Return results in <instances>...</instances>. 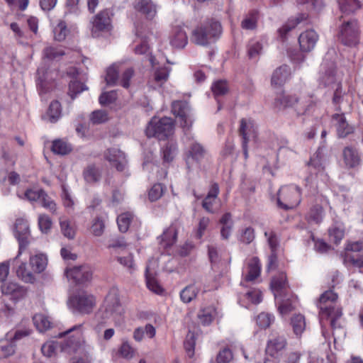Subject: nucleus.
<instances>
[{
	"mask_svg": "<svg viewBox=\"0 0 363 363\" xmlns=\"http://www.w3.org/2000/svg\"><path fill=\"white\" fill-rule=\"evenodd\" d=\"M65 274L67 279L77 284H84L91 281L92 278L91 269L87 264L67 268Z\"/></svg>",
	"mask_w": 363,
	"mask_h": 363,
	"instance_id": "obj_13",
	"label": "nucleus"
},
{
	"mask_svg": "<svg viewBox=\"0 0 363 363\" xmlns=\"http://www.w3.org/2000/svg\"><path fill=\"white\" fill-rule=\"evenodd\" d=\"M240 134L242 135V140L249 141V138L255 134L254 123L250 120L242 118L240 121Z\"/></svg>",
	"mask_w": 363,
	"mask_h": 363,
	"instance_id": "obj_37",
	"label": "nucleus"
},
{
	"mask_svg": "<svg viewBox=\"0 0 363 363\" xmlns=\"http://www.w3.org/2000/svg\"><path fill=\"white\" fill-rule=\"evenodd\" d=\"M54 38L57 41L64 40L69 33V29L64 21L60 20L53 28Z\"/></svg>",
	"mask_w": 363,
	"mask_h": 363,
	"instance_id": "obj_44",
	"label": "nucleus"
},
{
	"mask_svg": "<svg viewBox=\"0 0 363 363\" xmlns=\"http://www.w3.org/2000/svg\"><path fill=\"white\" fill-rule=\"evenodd\" d=\"M87 89V86L80 82L72 81L69 84V94L72 99H74L78 94Z\"/></svg>",
	"mask_w": 363,
	"mask_h": 363,
	"instance_id": "obj_59",
	"label": "nucleus"
},
{
	"mask_svg": "<svg viewBox=\"0 0 363 363\" xmlns=\"http://www.w3.org/2000/svg\"><path fill=\"white\" fill-rule=\"evenodd\" d=\"M263 44L258 40H251L247 45V55L250 59H257L262 54Z\"/></svg>",
	"mask_w": 363,
	"mask_h": 363,
	"instance_id": "obj_43",
	"label": "nucleus"
},
{
	"mask_svg": "<svg viewBox=\"0 0 363 363\" xmlns=\"http://www.w3.org/2000/svg\"><path fill=\"white\" fill-rule=\"evenodd\" d=\"M211 90L216 98H218L220 96H223L228 91L227 82L224 80H218L213 84Z\"/></svg>",
	"mask_w": 363,
	"mask_h": 363,
	"instance_id": "obj_51",
	"label": "nucleus"
},
{
	"mask_svg": "<svg viewBox=\"0 0 363 363\" xmlns=\"http://www.w3.org/2000/svg\"><path fill=\"white\" fill-rule=\"evenodd\" d=\"M219 187L217 184L211 186L208 194L202 201V207L210 213H216L220 208V201L218 199Z\"/></svg>",
	"mask_w": 363,
	"mask_h": 363,
	"instance_id": "obj_15",
	"label": "nucleus"
},
{
	"mask_svg": "<svg viewBox=\"0 0 363 363\" xmlns=\"http://www.w3.org/2000/svg\"><path fill=\"white\" fill-rule=\"evenodd\" d=\"M116 260L130 274H133L137 269L133 254H128L126 256H118L116 257Z\"/></svg>",
	"mask_w": 363,
	"mask_h": 363,
	"instance_id": "obj_38",
	"label": "nucleus"
},
{
	"mask_svg": "<svg viewBox=\"0 0 363 363\" xmlns=\"http://www.w3.org/2000/svg\"><path fill=\"white\" fill-rule=\"evenodd\" d=\"M156 333L155 328L151 324H146L144 327H138L133 332V338L137 342H141L146 335L149 338L155 337Z\"/></svg>",
	"mask_w": 363,
	"mask_h": 363,
	"instance_id": "obj_34",
	"label": "nucleus"
},
{
	"mask_svg": "<svg viewBox=\"0 0 363 363\" xmlns=\"http://www.w3.org/2000/svg\"><path fill=\"white\" fill-rule=\"evenodd\" d=\"M85 182L89 184H94L101 178V170L94 164L86 167L83 172Z\"/></svg>",
	"mask_w": 363,
	"mask_h": 363,
	"instance_id": "obj_31",
	"label": "nucleus"
},
{
	"mask_svg": "<svg viewBox=\"0 0 363 363\" xmlns=\"http://www.w3.org/2000/svg\"><path fill=\"white\" fill-rule=\"evenodd\" d=\"M33 320L36 328L40 332L47 330L50 327V321L48 318L43 314H36L33 316Z\"/></svg>",
	"mask_w": 363,
	"mask_h": 363,
	"instance_id": "obj_48",
	"label": "nucleus"
},
{
	"mask_svg": "<svg viewBox=\"0 0 363 363\" xmlns=\"http://www.w3.org/2000/svg\"><path fill=\"white\" fill-rule=\"evenodd\" d=\"M337 294L332 290L326 291L321 294L318 302V307L320 309L319 317L320 323L323 327V320L330 319V325L333 329L340 328V324L337 322L342 316V309L336 305Z\"/></svg>",
	"mask_w": 363,
	"mask_h": 363,
	"instance_id": "obj_1",
	"label": "nucleus"
},
{
	"mask_svg": "<svg viewBox=\"0 0 363 363\" xmlns=\"http://www.w3.org/2000/svg\"><path fill=\"white\" fill-rule=\"evenodd\" d=\"M133 218V216L130 213H124L119 215L117 218L119 230L122 233L126 232Z\"/></svg>",
	"mask_w": 363,
	"mask_h": 363,
	"instance_id": "obj_50",
	"label": "nucleus"
},
{
	"mask_svg": "<svg viewBox=\"0 0 363 363\" xmlns=\"http://www.w3.org/2000/svg\"><path fill=\"white\" fill-rule=\"evenodd\" d=\"M39 202L43 207L50 211L52 213H56L57 206L55 201L44 191L41 195Z\"/></svg>",
	"mask_w": 363,
	"mask_h": 363,
	"instance_id": "obj_55",
	"label": "nucleus"
},
{
	"mask_svg": "<svg viewBox=\"0 0 363 363\" xmlns=\"http://www.w3.org/2000/svg\"><path fill=\"white\" fill-rule=\"evenodd\" d=\"M216 311L213 307H207L199 311L198 318L203 325H209L214 319Z\"/></svg>",
	"mask_w": 363,
	"mask_h": 363,
	"instance_id": "obj_39",
	"label": "nucleus"
},
{
	"mask_svg": "<svg viewBox=\"0 0 363 363\" xmlns=\"http://www.w3.org/2000/svg\"><path fill=\"white\" fill-rule=\"evenodd\" d=\"M68 305L81 313H89L95 306V299L91 295L82 293L70 297Z\"/></svg>",
	"mask_w": 363,
	"mask_h": 363,
	"instance_id": "obj_10",
	"label": "nucleus"
},
{
	"mask_svg": "<svg viewBox=\"0 0 363 363\" xmlns=\"http://www.w3.org/2000/svg\"><path fill=\"white\" fill-rule=\"evenodd\" d=\"M279 101L284 108H293L299 115L304 114L309 111L311 107L313 106L312 102L308 104L306 100L298 99L295 96H283Z\"/></svg>",
	"mask_w": 363,
	"mask_h": 363,
	"instance_id": "obj_14",
	"label": "nucleus"
},
{
	"mask_svg": "<svg viewBox=\"0 0 363 363\" xmlns=\"http://www.w3.org/2000/svg\"><path fill=\"white\" fill-rule=\"evenodd\" d=\"M291 324L294 333L297 335H301L306 328V321L303 315L301 314L295 315L292 317Z\"/></svg>",
	"mask_w": 363,
	"mask_h": 363,
	"instance_id": "obj_42",
	"label": "nucleus"
},
{
	"mask_svg": "<svg viewBox=\"0 0 363 363\" xmlns=\"http://www.w3.org/2000/svg\"><path fill=\"white\" fill-rule=\"evenodd\" d=\"M1 290L3 294L11 296L15 301L22 298L26 294V290L23 286L13 281L2 284Z\"/></svg>",
	"mask_w": 363,
	"mask_h": 363,
	"instance_id": "obj_21",
	"label": "nucleus"
},
{
	"mask_svg": "<svg viewBox=\"0 0 363 363\" xmlns=\"http://www.w3.org/2000/svg\"><path fill=\"white\" fill-rule=\"evenodd\" d=\"M188 43V36L184 28L176 26L170 35V44L176 48H184Z\"/></svg>",
	"mask_w": 363,
	"mask_h": 363,
	"instance_id": "obj_22",
	"label": "nucleus"
},
{
	"mask_svg": "<svg viewBox=\"0 0 363 363\" xmlns=\"http://www.w3.org/2000/svg\"><path fill=\"white\" fill-rule=\"evenodd\" d=\"M308 167L311 172L315 174L323 171V155L321 150L318 149L311 158L308 162Z\"/></svg>",
	"mask_w": 363,
	"mask_h": 363,
	"instance_id": "obj_32",
	"label": "nucleus"
},
{
	"mask_svg": "<svg viewBox=\"0 0 363 363\" xmlns=\"http://www.w3.org/2000/svg\"><path fill=\"white\" fill-rule=\"evenodd\" d=\"M339 40L345 45L354 46L359 42V29L354 20L344 21L340 28Z\"/></svg>",
	"mask_w": 363,
	"mask_h": 363,
	"instance_id": "obj_7",
	"label": "nucleus"
},
{
	"mask_svg": "<svg viewBox=\"0 0 363 363\" xmlns=\"http://www.w3.org/2000/svg\"><path fill=\"white\" fill-rule=\"evenodd\" d=\"M291 69L287 65H282L278 67L272 76V84L273 86H281L289 78Z\"/></svg>",
	"mask_w": 363,
	"mask_h": 363,
	"instance_id": "obj_28",
	"label": "nucleus"
},
{
	"mask_svg": "<svg viewBox=\"0 0 363 363\" xmlns=\"http://www.w3.org/2000/svg\"><path fill=\"white\" fill-rule=\"evenodd\" d=\"M154 262L150 261L145 269V279L147 288L155 294H160L163 289L155 278V272L152 269Z\"/></svg>",
	"mask_w": 363,
	"mask_h": 363,
	"instance_id": "obj_27",
	"label": "nucleus"
},
{
	"mask_svg": "<svg viewBox=\"0 0 363 363\" xmlns=\"http://www.w3.org/2000/svg\"><path fill=\"white\" fill-rule=\"evenodd\" d=\"M15 237L18 241L19 250L18 255L15 257L14 261L19 259L23 251L27 247L30 242V229L28 221L24 218H18L16 220L15 225Z\"/></svg>",
	"mask_w": 363,
	"mask_h": 363,
	"instance_id": "obj_9",
	"label": "nucleus"
},
{
	"mask_svg": "<svg viewBox=\"0 0 363 363\" xmlns=\"http://www.w3.org/2000/svg\"><path fill=\"white\" fill-rule=\"evenodd\" d=\"M30 265L34 273H40L46 267L47 258L43 254H38L30 257Z\"/></svg>",
	"mask_w": 363,
	"mask_h": 363,
	"instance_id": "obj_36",
	"label": "nucleus"
},
{
	"mask_svg": "<svg viewBox=\"0 0 363 363\" xmlns=\"http://www.w3.org/2000/svg\"><path fill=\"white\" fill-rule=\"evenodd\" d=\"M332 121L336 126L337 133L340 138H345L352 132V128L348 125L343 114H334Z\"/></svg>",
	"mask_w": 363,
	"mask_h": 363,
	"instance_id": "obj_25",
	"label": "nucleus"
},
{
	"mask_svg": "<svg viewBox=\"0 0 363 363\" xmlns=\"http://www.w3.org/2000/svg\"><path fill=\"white\" fill-rule=\"evenodd\" d=\"M301 202V189L291 184L283 186L277 194V206L284 210L292 209Z\"/></svg>",
	"mask_w": 363,
	"mask_h": 363,
	"instance_id": "obj_5",
	"label": "nucleus"
},
{
	"mask_svg": "<svg viewBox=\"0 0 363 363\" xmlns=\"http://www.w3.org/2000/svg\"><path fill=\"white\" fill-rule=\"evenodd\" d=\"M318 40V35L314 30H307L298 38L300 47L303 51L309 52L313 50Z\"/></svg>",
	"mask_w": 363,
	"mask_h": 363,
	"instance_id": "obj_19",
	"label": "nucleus"
},
{
	"mask_svg": "<svg viewBox=\"0 0 363 363\" xmlns=\"http://www.w3.org/2000/svg\"><path fill=\"white\" fill-rule=\"evenodd\" d=\"M169 69L163 67L157 69L154 74V80L159 85L163 84L168 79Z\"/></svg>",
	"mask_w": 363,
	"mask_h": 363,
	"instance_id": "obj_56",
	"label": "nucleus"
},
{
	"mask_svg": "<svg viewBox=\"0 0 363 363\" xmlns=\"http://www.w3.org/2000/svg\"><path fill=\"white\" fill-rule=\"evenodd\" d=\"M255 238V235L254 229L251 227H247L242 230L239 240L242 243L250 244Z\"/></svg>",
	"mask_w": 363,
	"mask_h": 363,
	"instance_id": "obj_64",
	"label": "nucleus"
},
{
	"mask_svg": "<svg viewBox=\"0 0 363 363\" xmlns=\"http://www.w3.org/2000/svg\"><path fill=\"white\" fill-rule=\"evenodd\" d=\"M329 235L331 239L337 244L343 238L345 235V228L342 224L333 226L329 230Z\"/></svg>",
	"mask_w": 363,
	"mask_h": 363,
	"instance_id": "obj_52",
	"label": "nucleus"
},
{
	"mask_svg": "<svg viewBox=\"0 0 363 363\" xmlns=\"http://www.w3.org/2000/svg\"><path fill=\"white\" fill-rule=\"evenodd\" d=\"M122 313V307L120 303L118 290L112 289L107 294L103 309H101L96 315L98 318L106 320L112 318L116 319Z\"/></svg>",
	"mask_w": 363,
	"mask_h": 363,
	"instance_id": "obj_6",
	"label": "nucleus"
},
{
	"mask_svg": "<svg viewBox=\"0 0 363 363\" xmlns=\"http://www.w3.org/2000/svg\"><path fill=\"white\" fill-rule=\"evenodd\" d=\"M90 30L94 38H98L112 28L111 18L107 10H103L92 17L90 21Z\"/></svg>",
	"mask_w": 363,
	"mask_h": 363,
	"instance_id": "obj_8",
	"label": "nucleus"
},
{
	"mask_svg": "<svg viewBox=\"0 0 363 363\" xmlns=\"http://www.w3.org/2000/svg\"><path fill=\"white\" fill-rule=\"evenodd\" d=\"M177 152V146L174 143H169L163 148V160L164 162H169L172 161Z\"/></svg>",
	"mask_w": 363,
	"mask_h": 363,
	"instance_id": "obj_53",
	"label": "nucleus"
},
{
	"mask_svg": "<svg viewBox=\"0 0 363 363\" xmlns=\"http://www.w3.org/2000/svg\"><path fill=\"white\" fill-rule=\"evenodd\" d=\"M323 218V209L320 205L313 206L308 213V219L315 223H319Z\"/></svg>",
	"mask_w": 363,
	"mask_h": 363,
	"instance_id": "obj_58",
	"label": "nucleus"
},
{
	"mask_svg": "<svg viewBox=\"0 0 363 363\" xmlns=\"http://www.w3.org/2000/svg\"><path fill=\"white\" fill-rule=\"evenodd\" d=\"M257 14L256 12H252L242 20L241 26L243 29L253 30L257 26Z\"/></svg>",
	"mask_w": 363,
	"mask_h": 363,
	"instance_id": "obj_57",
	"label": "nucleus"
},
{
	"mask_svg": "<svg viewBox=\"0 0 363 363\" xmlns=\"http://www.w3.org/2000/svg\"><path fill=\"white\" fill-rule=\"evenodd\" d=\"M135 350L128 341L123 342L118 349L119 354L127 359H132L135 355Z\"/></svg>",
	"mask_w": 363,
	"mask_h": 363,
	"instance_id": "obj_61",
	"label": "nucleus"
},
{
	"mask_svg": "<svg viewBox=\"0 0 363 363\" xmlns=\"http://www.w3.org/2000/svg\"><path fill=\"white\" fill-rule=\"evenodd\" d=\"M104 157L118 171L123 172L125 169L127 160L125 154L119 149L115 147L108 149L105 152Z\"/></svg>",
	"mask_w": 363,
	"mask_h": 363,
	"instance_id": "obj_17",
	"label": "nucleus"
},
{
	"mask_svg": "<svg viewBox=\"0 0 363 363\" xmlns=\"http://www.w3.org/2000/svg\"><path fill=\"white\" fill-rule=\"evenodd\" d=\"M15 352V345L8 339L0 340V359L8 357Z\"/></svg>",
	"mask_w": 363,
	"mask_h": 363,
	"instance_id": "obj_45",
	"label": "nucleus"
},
{
	"mask_svg": "<svg viewBox=\"0 0 363 363\" xmlns=\"http://www.w3.org/2000/svg\"><path fill=\"white\" fill-rule=\"evenodd\" d=\"M165 187L161 184H154L148 192V198L150 201H155L163 195Z\"/></svg>",
	"mask_w": 363,
	"mask_h": 363,
	"instance_id": "obj_62",
	"label": "nucleus"
},
{
	"mask_svg": "<svg viewBox=\"0 0 363 363\" xmlns=\"http://www.w3.org/2000/svg\"><path fill=\"white\" fill-rule=\"evenodd\" d=\"M342 160L347 169H354L362 163V156L357 148L347 146L342 150Z\"/></svg>",
	"mask_w": 363,
	"mask_h": 363,
	"instance_id": "obj_18",
	"label": "nucleus"
},
{
	"mask_svg": "<svg viewBox=\"0 0 363 363\" xmlns=\"http://www.w3.org/2000/svg\"><path fill=\"white\" fill-rule=\"evenodd\" d=\"M296 298L281 299L279 302V311L284 315L288 314L295 308Z\"/></svg>",
	"mask_w": 363,
	"mask_h": 363,
	"instance_id": "obj_54",
	"label": "nucleus"
},
{
	"mask_svg": "<svg viewBox=\"0 0 363 363\" xmlns=\"http://www.w3.org/2000/svg\"><path fill=\"white\" fill-rule=\"evenodd\" d=\"M335 65L333 61L325 58L320 65L319 72V84L324 87L334 88L337 84L335 77Z\"/></svg>",
	"mask_w": 363,
	"mask_h": 363,
	"instance_id": "obj_11",
	"label": "nucleus"
},
{
	"mask_svg": "<svg viewBox=\"0 0 363 363\" xmlns=\"http://www.w3.org/2000/svg\"><path fill=\"white\" fill-rule=\"evenodd\" d=\"M52 150L55 154L65 155L71 152L72 145L65 140L57 139L53 141Z\"/></svg>",
	"mask_w": 363,
	"mask_h": 363,
	"instance_id": "obj_40",
	"label": "nucleus"
},
{
	"mask_svg": "<svg viewBox=\"0 0 363 363\" xmlns=\"http://www.w3.org/2000/svg\"><path fill=\"white\" fill-rule=\"evenodd\" d=\"M271 287L275 299L278 300L279 297L281 298L288 287L286 274L281 272L274 277L271 281Z\"/></svg>",
	"mask_w": 363,
	"mask_h": 363,
	"instance_id": "obj_23",
	"label": "nucleus"
},
{
	"mask_svg": "<svg viewBox=\"0 0 363 363\" xmlns=\"http://www.w3.org/2000/svg\"><path fill=\"white\" fill-rule=\"evenodd\" d=\"M261 272V264L257 257H252L247 262V272L245 276V281H252L257 279Z\"/></svg>",
	"mask_w": 363,
	"mask_h": 363,
	"instance_id": "obj_29",
	"label": "nucleus"
},
{
	"mask_svg": "<svg viewBox=\"0 0 363 363\" xmlns=\"http://www.w3.org/2000/svg\"><path fill=\"white\" fill-rule=\"evenodd\" d=\"M222 33V27L218 21L211 20L201 24L192 32L191 40L199 45L206 46L211 40L218 38Z\"/></svg>",
	"mask_w": 363,
	"mask_h": 363,
	"instance_id": "obj_2",
	"label": "nucleus"
},
{
	"mask_svg": "<svg viewBox=\"0 0 363 363\" xmlns=\"http://www.w3.org/2000/svg\"><path fill=\"white\" fill-rule=\"evenodd\" d=\"M134 8L150 19L154 18L157 13L156 6L151 0H135Z\"/></svg>",
	"mask_w": 363,
	"mask_h": 363,
	"instance_id": "obj_24",
	"label": "nucleus"
},
{
	"mask_svg": "<svg viewBox=\"0 0 363 363\" xmlns=\"http://www.w3.org/2000/svg\"><path fill=\"white\" fill-rule=\"evenodd\" d=\"M337 2L341 12L349 15L361 7L363 0H337Z\"/></svg>",
	"mask_w": 363,
	"mask_h": 363,
	"instance_id": "obj_33",
	"label": "nucleus"
},
{
	"mask_svg": "<svg viewBox=\"0 0 363 363\" xmlns=\"http://www.w3.org/2000/svg\"><path fill=\"white\" fill-rule=\"evenodd\" d=\"M61 105L57 101H52L48 111V120L50 123H55L61 116Z\"/></svg>",
	"mask_w": 363,
	"mask_h": 363,
	"instance_id": "obj_47",
	"label": "nucleus"
},
{
	"mask_svg": "<svg viewBox=\"0 0 363 363\" xmlns=\"http://www.w3.org/2000/svg\"><path fill=\"white\" fill-rule=\"evenodd\" d=\"M69 335V339L62 345V350L69 354H82L85 350V342L83 339L82 325L79 324L73 326L63 333H60L59 337H62L65 335Z\"/></svg>",
	"mask_w": 363,
	"mask_h": 363,
	"instance_id": "obj_3",
	"label": "nucleus"
},
{
	"mask_svg": "<svg viewBox=\"0 0 363 363\" xmlns=\"http://www.w3.org/2000/svg\"><path fill=\"white\" fill-rule=\"evenodd\" d=\"M172 111L179 119L180 125L184 128L189 129L193 123L192 114L187 102L182 101H174Z\"/></svg>",
	"mask_w": 363,
	"mask_h": 363,
	"instance_id": "obj_12",
	"label": "nucleus"
},
{
	"mask_svg": "<svg viewBox=\"0 0 363 363\" xmlns=\"http://www.w3.org/2000/svg\"><path fill=\"white\" fill-rule=\"evenodd\" d=\"M199 291L200 287L196 286L195 284H189L181 291V300L185 303H189L196 298Z\"/></svg>",
	"mask_w": 363,
	"mask_h": 363,
	"instance_id": "obj_35",
	"label": "nucleus"
},
{
	"mask_svg": "<svg viewBox=\"0 0 363 363\" xmlns=\"http://www.w3.org/2000/svg\"><path fill=\"white\" fill-rule=\"evenodd\" d=\"M52 225V220L48 215L43 213L38 216V226L42 233H48Z\"/></svg>",
	"mask_w": 363,
	"mask_h": 363,
	"instance_id": "obj_60",
	"label": "nucleus"
},
{
	"mask_svg": "<svg viewBox=\"0 0 363 363\" xmlns=\"http://www.w3.org/2000/svg\"><path fill=\"white\" fill-rule=\"evenodd\" d=\"M174 125L172 119L164 117L160 119L153 118L146 128V135L148 138L155 137L158 140H165L174 133Z\"/></svg>",
	"mask_w": 363,
	"mask_h": 363,
	"instance_id": "obj_4",
	"label": "nucleus"
},
{
	"mask_svg": "<svg viewBox=\"0 0 363 363\" xmlns=\"http://www.w3.org/2000/svg\"><path fill=\"white\" fill-rule=\"evenodd\" d=\"M210 222L211 220L208 217L203 216L200 218L195 233V236L196 238L201 239L203 237L210 224Z\"/></svg>",
	"mask_w": 363,
	"mask_h": 363,
	"instance_id": "obj_63",
	"label": "nucleus"
},
{
	"mask_svg": "<svg viewBox=\"0 0 363 363\" xmlns=\"http://www.w3.org/2000/svg\"><path fill=\"white\" fill-rule=\"evenodd\" d=\"M286 345V339L281 335H274L267 342L266 352L272 357H277Z\"/></svg>",
	"mask_w": 363,
	"mask_h": 363,
	"instance_id": "obj_20",
	"label": "nucleus"
},
{
	"mask_svg": "<svg viewBox=\"0 0 363 363\" xmlns=\"http://www.w3.org/2000/svg\"><path fill=\"white\" fill-rule=\"evenodd\" d=\"M128 247L127 242L123 238H116L110 240L108 248L111 250L112 253H118L125 250Z\"/></svg>",
	"mask_w": 363,
	"mask_h": 363,
	"instance_id": "obj_49",
	"label": "nucleus"
},
{
	"mask_svg": "<svg viewBox=\"0 0 363 363\" xmlns=\"http://www.w3.org/2000/svg\"><path fill=\"white\" fill-rule=\"evenodd\" d=\"M205 155L203 147L197 143H193L189 150V153L186 157V165L189 169L193 168L194 163L202 159Z\"/></svg>",
	"mask_w": 363,
	"mask_h": 363,
	"instance_id": "obj_26",
	"label": "nucleus"
},
{
	"mask_svg": "<svg viewBox=\"0 0 363 363\" xmlns=\"http://www.w3.org/2000/svg\"><path fill=\"white\" fill-rule=\"evenodd\" d=\"M60 225L62 234L69 239H73L75 236V228L69 220L65 218H60Z\"/></svg>",
	"mask_w": 363,
	"mask_h": 363,
	"instance_id": "obj_41",
	"label": "nucleus"
},
{
	"mask_svg": "<svg viewBox=\"0 0 363 363\" xmlns=\"http://www.w3.org/2000/svg\"><path fill=\"white\" fill-rule=\"evenodd\" d=\"M14 259L15 258L12 260V262L16 265V273L17 277L25 282L33 283L35 280L33 272L27 268L26 262H21L18 264V259L16 261Z\"/></svg>",
	"mask_w": 363,
	"mask_h": 363,
	"instance_id": "obj_30",
	"label": "nucleus"
},
{
	"mask_svg": "<svg viewBox=\"0 0 363 363\" xmlns=\"http://www.w3.org/2000/svg\"><path fill=\"white\" fill-rule=\"evenodd\" d=\"M65 54L63 49L59 47L49 46L43 50L44 57L49 60H58Z\"/></svg>",
	"mask_w": 363,
	"mask_h": 363,
	"instance_id": "obj_46",
	"label": "nucleus"
},
{
	"mask_svg": "<svg viewBox=\"0 0 363 363\" xmlns=\"http://www.w3.org/2000/svg\"><path fill=\"white\" fill-rule=\"evenodd\" d=\"M183 229V225L181 221L175 220L169 228L165 229L160 236L161 244L164 247H170L173 245L177 239V235L181 230Z\"/></svg>",
	"mask_w": 363,
	"mask_h": 363,
	"instance_id": "obj_16",
	"label": "nucleus"
}]
</instances>
